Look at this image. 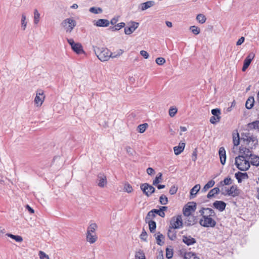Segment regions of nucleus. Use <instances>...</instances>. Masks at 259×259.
Listing matches in <instances>:
<instances>
[{
  "instance_id": "1",
  "label": "nucleus",
  "mask_w": 259,
  "mask_h": 259,
  "mask_svg": "<svg viewBox=\"0 0 259 259\" xmlns=\"http://www.w3.org/2000/svg\"><path fill=\"white\" fill-rule=\"evenodd\" d=\"M241 145L239 149L245 148L251 152L258 145V140L256 136L249 132L243 133L241 135Z\"/></svg>"
},
{
  "instance_id": "2",
  "label": "nucleus",
  "mask_w": 259,
  "mask_h": 259,
  "mask_svg": "<svg viewBox=\"0 0 259 259\" xmlns=\"http://www.w3.org/2000/svg\"><path fill=\"white\" fill-rule=\"evenodd\" d=\"M239 155L235 158V165L237 167L242 171H245L250 167V162L248 160V155H251L249 151L245 148L239 149Z\"/></svg>"
},
{
  "instance_id": "3",
  "label": "nucleus",
  "mask_w": 259,
  "mask_h": 259,
  "mask_svg": "<svg viewBox=\"0 0 259 259\" xmlns=\"http://www.w3.org/2000/svg\"><path fill=\"white\" fill-rule=\"evenodd\" d=\"M94 51L98 59L101 61H106L113 57L112 53L107 48L94 47Z\"/></svg>"
},
{
  "instance_id": "4",
  "label": "nucleus",
  "mask_w": 259,
  "mask_h": 259,
  "mask_svg": "<svg viewBox=\"0 0 259 259\" xmlns=\"http://www.w3.org/2000/svg\"><path fill=\"white\" fill-rule=\"evenodd\" d=\"M61 25L67 33H70L76 25V22L72 18H68L64 20Z\"/></svg>"
},
{
  "instance_id": "5",
  "label": "nucleus",
  "mask_w": 259,
  "mask_h": 259,
  "mask_svg": "<svg viewBox=\"0 0 259 259\" xmlns=\"http://www.w3.org/2000/svg\"><path fill=\"white\" fill-rule=\"evenodd\" d=\"M202 218L199 220V224L204 227H214L216 225L215 221L212 218L213 217L207 215H201Z\"/></svg>"
},
{
  "instance_id": "6",
  "label": "nucleus",
  "mask_w": 259,
  "mask_h": 259,
  "mask_svg": "<svg viewBox=\"0 0 259 259\" xmlns=\"http://www.w3.org/2000/svg\"><path fill=\"white\" fill-rule=\"evenodd\" d=\"M67 41L71 46L72 50L77 54L84 52L81 45L79 42H75L72 38H67Z\"/></svg>"
},
{
  "instance_id": "7",
  "label": "nucleus",
  "mask_w": 259,
  "mask_h": 259,
  "mask_svg": "<svg viewBox=\"0 0 259 259\" xmlns=\"http://www.w3.org/2000/svg\"><path fill=\"white\" fill-rule=\"evenodd\" d=\"M183 220L181 215H178L176 217H173L170 221V225L169 228L176 229H179L183 226Z\"/></svg>"
},
{
  "instance_id": "8",
  "label": "nucleus",
  "mask_w": 259,
  "mask_h": 259,
  "mask_svg": "<svg viewBox=\"0 0 259 259\" xmlns=\"http://www.w3.org/2000/svg\"><path fill=\"white\" fill-rule=\"evenodd\" d=\"M45 99L44 92L42 90H38L36 93V96L34 98V103L37 107H40L42 104Z\"/></svg>"
},
{
  "instance_id": "9",
  "label": "nucleus",
  "mask_w": 259,
  "mask_h": 259,
  "mask_svg": "<svg viewBox=\"0 0 259 259\" xmlns=\"http://www.w3.org/2000/svg\"><path fill=\"white\" fill-rule=\"evenodd\" d=\"M196 209V203L191 202L183 208V214L185 217L191 215L192 212H194Z\"/></svg>"
},
{
  "instance_id": "10",
  "label": "nucleus",
  "mask_w": 259,
  "mask_h": 259,
  "mask_svg": "<svg viewBox=\"0 0 259 259\" xmlns=\"http://www.w3.org/2000/svg\"><path fill=\"white\" fill-rule=\"evenodd\" d=\"M140 188L147 196H150L152 193L155 192V188L151 185H149L148 183H144L141 185Z\"/></svg>"
},
{
  "instance_id": "11",
  "label": "nucleus",
  "mask_w": 259,
  "mask_h": 259,
  "mask_svg": "<svg viewBox=\"0 0 259 259\" xmlns=\"http://www.w3.org/2000/svg\"><path fill=\"white\" fill-rule=\"evenodd\" d=\"M131 25L124 28V33L127 35L132 34L139 26V23L134 21L131 22Z\"/></svg>"
},
{
  "instance_id": "12",
  "label": "nucleus",
  "mask_w": 259,
  "mask_h": 259,
  "mask_svg": "<svg viewBox=\"0 0 259 259\" xmlns=\"http://www.w3.org/2000/svg\"><path fill=\"white\" fill-rule=\"evenodd\" d=\"M201 215H207L208 217H215L216 214L214 211L210 208H202L199 210Z\"/></svg>"
},
{
  "instance_id": "13",
  "label": "nucleus",
  "mask_w": 259,
  "mask_h": 259,
  "mask_svg": "<svg viewBox=\"0 0 259 259\" xmlns=\"http://www.w3.org/2000/svg\"><path fill=\"white\" fill-rule=\"evenodd\" d=\"M213 207L222 212L225 209L226 203L223 201L216 200L213 203Z\"/></svg>"
},
{
  "instance_id": "14",
  "label": "nucleus",
  "mask_w": 259,
  "mask_h": 259,
  "mask_svg": "<svg viewBox=\"0 0 259 259\" xmlns=\"http://www.w3.org/2000/svg\"><path fill=\"white\" fill-rule=\"evenodd\" d=\"M185 224L186 226H192L197 223L196 217L191 214L185 217Z\"/></svg>"
},
{
  "instance_id": "15",
  "label": "nucleus",
  "mask_w": 259,
  "mask_h": 259,
  "mask_svg": "<svg viewBox=\"0 0 259 259\" xmlns=\"http://www.w3.org/2000/svg\"><path fill=\"white\" fill-rule=\"evenodd\" d=\"M94 24L97 27H107L109 25L110 22L107 19H100L94 21Z\"/></svg>"
},
{
  "instance_id": "16",
  "label": "nucleus",
  "mask_w": 259,
  "mask_h": 259,
  "mask_svg": "<svg viewBox=\"0 0 259 259\" xmlns=\"http://www.w3.org/2000/svg\"><path fill=\"white\" fill-rule=\"evenodd\" d=\"M248 160L250 164H252L253 165L259 166V157L257 155L252 154V152H251V155H248Z\"/></svg>"
},
{
  "instance_id": "17",
  "label": "nucleus",
  "mask_w": 259,
  "mask_h": 259,
  "mask_svg": "<svg viewBox=\"0 0 259 259\" xmlns=\"http://www.w3.org/2000/svg\"><path fill=\"white\" fill-rule=\"evenodd\" d=\"M219 154L221 163L222 164L224 165L226 160V154L225 149L224 147H222L220 148Z\"/></svg>"
},
{
  "instance_id": "18",
  "label": "nucleus",
  "mask_w": 259,
  "mask_h": 259,
  "mask_svg": "<svg viewBox=\"0 0 259 259\" xmlns=\"http://www.w3.org/2000/svg\"><path fill=\"white\" fill-rule=\"evenodd\" d=\"M239 190L237 189L236 186H232L227 190V194L229 196L235 197L239 195Z\"/></svg>"
},
{
  "instance_id": "19",
  "label": "nucleus",
  "mask_w": 259,
  "mask_h": 259,
  "mask_svg": "<svg viewBox=\"0 0 259 259\" xmlns=\"http://www.w3.org/2000/svg\"><path fill=\"white\" fill-rule=\"evenodd\" d=\"M183 242L187 245L190 246L196 243V240L191 236L184 235L183 236Z\"/></svg>"
},
{
  "instance_id": "20",
  "label": "nucleus",
  "mask_w": 259,
  "mask_h": 259,
  "mask_svg": "<svg viewBox=\"0 0 259 259\" xmlns=\"http://www.w3.org/2000/svg\"><path fill=\"white\" fill-rule=\"evenodd\" d=\"M155 2L154 1H148L141 4L139 6V9H140L141 11H144L153 6Z\"/></svg>"
},
{
  "instance_id": "21",
  "label": "nucleus",
  "mask_w": 259,
  "mask_h": 259,
  "mask_svg": "<svg viewBox=\"0 0 259 259\" xmlns=\"http://www.w3.org/2000/svg\"><path fill=\"white\" fill-rule=\"evenodd\" d=\"M99 182L98 185L100 187H104L107 184L106 176L103 174L98 175Z\"/></svg>"
},
{
  "instance_id": "22",
  "label": "nucleus",
  "mask_w": 259,
  "mask_h": 259,
  "mask_svg": "<svg viewBox=\"0 0 259 259\" xmlns=\"http://www.w3.org/2000/svg\"><path fill=\"white\" fill-rule=\"evenodd\" d=\"M97 239V236L95 233H87V240L91 244L95 243Z\"/></svg>"
},
{
  "instance_id": "23",
  "label": "nucleus",
  "mask_w": 259,
  "mask_h": 259,
  "mask_svg": "<svg viewBox=\"0 0 259 259\" xmlns=\"http://www.w3.org/2000/svg\"><path fill=\"white\" fill-rule=\"evenodd\" d=\"M235 176L239 183H241L242 180L248 179V175L246 172L242 173L241 172H238L235 174Z\"/></svg>"
},
{
  "instance_id": "24",
  "label": "nucleus",
  "mask_w": 259,
  "mask_h": 259,
  "mask_svg": "<svg viewBox=\"0 0 259 259\" xmlns=\"http://www.w3.org/2000/svg\"><path fill=\"white\" fill-rule=\"evenodd\" d=\"M185 144L184 143H180L179 146H175L174 148L175 154L176 155H179L183 151L185 148Z\"/></svg>"
},
{
  "instance_id": "25",
  "label": "nucleus",
  "mask_w": 259,
  "mask_h": 259,
  "mask_svg": "<svg viewBox=\"0 0 259 259\" xmlns=\"http://www.w3.org/2000/svg\"><path fill=\"white\" fill-rule=\"evenodd\" d=\"M247 128L249 130H256L259 131V121L256 120L247 124Z\"/></svg>"
},
{
  "instance_id": "26",
  "label": "nucleus",
  "mask_w": 259,
  "mask_h": 259,
  "mask_svg": "<svg viewBox=\"0 0 259 259\" xmlns=\"http://www.w3.org/2000/svg\"><path fill=\"white\" fill-rule=\"evenodd\" d=\"M254 98L253 97H249L245 103L246 108L248 109H251L254 105Z\"/></svg>"
},
{
  "instance_id": "27",
  "label": "nucleus",
  "mask_w": 259,
  "mask_h": 259,
  "mask_svg": "<svg viewBox=\"0 0 259 259\" xmlns=\"http://www.w3.org/2000/svg\"><path fill=\"white\" fill-rule=\"evenodd\" d=\"M220 192V189L218 187L214 188L211 189L208 193L207 197L209 199L214 196L215 194H219Z\"/></svg>"
},
{
  "instance_id": "28",
  "label": "nucleus",
  "mask_w": 259,
  "mask_h": 259,
  "mask_svg": "<svg viewBox=\"0 0 259 259\" xmlns=\"http://www.w3.org/2000/svg\"><path fill=\"white\" fill-rule=\"evenodd\" d=\"M215 184V182L213 180L209 181L202 188V192L205 193L206 192L209 188L212 187Z\"/></svg>"
},
{
  "instance_id": "29",
  "label": "nucleus",
  "mask_w": 259,
  "mask_h": 259,
  "mask_svg": "<svg viewBox=\"0 0 259 259\" xmlns=\"http://www.w3.org/2000/svg\"><path fill=\"white\" fill-rule=\"evenodd\" d=\"M169 228L167 236L169 239L171 240H174L176 238V231L174 230H171Z\"/></svg>"
},
{
  "instance_id": "30",
  "label": "nucleus",
  "mask_w": 259,
  "mask_h": 259,
  "mask_svg": "<svg viewBox=\"0 0 259 259\" xmlns=\"http://www.w3.org/2000/svg\"><path fill=\"white\" fill-rule=\"evenodd\" d=\"M7 236L10 237L11 238L15 240L16 242H21L23 241V238L21 236L19 235H14L12 234L7 233Z\"/></svg>"
},
{
  "instance_id": "31",
  "label": "nucleus",
  "mask_w": 259,
  "mask_h": 259,
  "mask_svg": "<svg viewBox=\"0 0 259 259\" xmlns=\"http://www.w3.org/2000/svg\"><path fill=\"white\" fill-rule=\"evenodd\" d=\"M184 259H199V258L195 253L189 252L185 253Z\"/></svg>"
},
{
  "instance_id": "32",
  "label": "nucleus",
  "mask_w": 259,
  "mask_h": 259,
  "mask_svg": "<svg viewBox=\"0 0 259 259\" xmlns=\"http://www.w3.org/2000/svg\"><path fill=\"white\" fill-rule=\"evenodd\" d=\"M155 216V213L154 212V210L153 209L147 213L145 218L146 222H147L148 221L151 220L152 219L154 218Z\"/></svg>"
},
{
  "instance_id": "33",
  "label": "nucleus",
  "mask_w": 259,
  "mask_h": 259,
  "mask_svg": "<svg viewBox=\"0 0 259 259\" xmlns=\"http://www.w3.org/2000/svg\"><path fill=\"white\" fill-rule=\"evenodd\" d=\"M147 223H148L149 227V230H150V232H153L155 231L156 227V222L153 221H152V220H149V221H148V222Z\"/></svg>"
},
{
  "instance_id": "34",
  "label": "nucleus",
  "mask_w": 259,
  "mask_h": 259,
  "mask_svg": "<svg viewBox=\"0 0 259 259\" xmlns=\"http://www.w3.org/2000/svg\"><path fill=\"white\" fill-rule=\"evenodd\" d=\"M40 19V14L37 9H35L34 10V23L35 24H37L39 21Z\"/></svg>"
},
{
  "instance_id": "35",
  "label": "nucleus",
  "mask_w": 259,
  "mask_h": 259,
  "mask_svg": "<svg viewBox=\"0 0 259 259\" xmlns=\"http://www.w3.org/2000/svg\"><path fill=\"white\" fill-rule=\"evenodd\" d=\"M97 228V225L96 223H92L90 225L88 228L87 232L95 233V231Z\"/></svg>"
},
{
  "instance_id": "36",
  "label": "nucleus",
  "mask_w": 259,
  "mask_h": 259,
  "mask_svg": "<svg viewBox=\"0 0 259 259\" xmlns=\"http://www.w3.org/2000/svg\"><path fill=\"white\" fill-rule=\"evenodd\" d=\"M135 258L136 259H146L144 251L142 250H139L138 251L136 252Z\"/></svg>"
},
{
  "instance_id": "37",
  "label": "nucleus",
  "mask_w": 259,
  "mask_h": 259,
  "mask_svg": "<svg viewBox=\"0 0 259 259\" xmlns=\"http://www.w3.org/2000/svg\"><path fill=\"white\" fill-rule=\"evenodd\" d=\"M148 126V124L146 123L140 124L138 126V131L140 133H143Z\"/></svg>"
},
{
  "instance_id": "38",
  "label": "nucleus",
  "mask_w": 259,
  "mask_h": 259,
  "mask_svg": "<svg viewBox=\"0 0 259 259\" xmlns=\"http://www.w3.org/2000/svg\"><path fill=\"white\" fill-rule=\"evenodd\" d=\"M200 189V185L199 184L196 185L191 190L190 194L191 195H196L197 192Z\"/></svg>"
},
{
  "instance_id": "39",
  "label": "nucleus",
  "mask_w": 259,
  "mask_h": 259,
  "mask_svg": "<svg viewBox=\"0 0 259 259\" xmlns=\"http://www.w3.org/2000/svg\"><path fill=\"white\" fill-rule=\"evenodd\" d=\"M196 20L199 22V23L203 24L205 22L206 18L204 15L200 14L197 16Z\"/></svg>"
},
{
  "instance_id": "40",
  "label": "nucleus",
  "mask_w": 259,
  "mask_h": 259,
  "mask_svg": "<svg viewBox=\"0 0 259 259\" xmlns=\"http://www.w3.org/2000/svg\"><path fill=\"white\" fill-rule=\"evenodd\" d=\"M211 113L213 116H217V119H220L221 110L219 109L215 108L211 110Z\"/></svg>"
},
{
  "instance_id": "41",
  "label": "nucleus",
  "mask_w": 259,
  "mask_h": 259,
  "mask_svg": "<svg viewBox=\"0 0 259 259\" xmlns=\"http://www.w3.org/2000/svg\"><path fill=\"white\" fill-rule=\"evenodd\" d=\"M164 236L159 232L156 237L157 243L159 245H162L164 243V242H162L161 240L164 239Z\"/></svg>"
},
{
  "instance_id": "42",
  "label": "nucleus",
  "mask_w": 259,
  "mask_h": 259,
  "mask_svg": "<svg viewBox=\"0 0 259 259\" xmlns=\"http://www.w3.org/2000/svg\"><path fill=\"white\" fill-rule=\"evenodd\" d=\"M89 11L94 14H99L102 12V9L100 8L91 7Z\"/></svg>"
},
{
  "instance_id": "43",
  "label": "nucleus",
  "mask_w": 259,
  "mask_h": 259,
  "mask_svg": "<svg viewBox=\"0 0 259 259\" xmlns=\"http://www.w3.org/2000/svg\"><path fill=\"white\" fill-rule=\"evenodd\" d=\"M159 202L162 205H166L168 203L167 197L164 195H161L159 198Z\"/></svg>"
},
{
  "instance_id": "44",
  "label": "nucleus",
  "mask_w": 259,
  "mask_h": 259,
  "mask_svg": "<svg viewBox=\"0 0 259 259\" xmlns=\"http://www.w3.org/2000/svg\"><path fill=\"white\" fill-rule=\"evenodd\" d=\"M162 179V174L161 172H159L157 176L156 177L155 180L153 182V185H156L158 183L160 182L161 180Z\"/></svg>"
},
{
  "instance_id": "45",
  "label": "nucleus",
  "mask_w": 259,
  "mask_h": 259,
  "mask_svg": "<svg viewBox=\"0 0 259 259\" xmlns=\"http://www.w3.org/2000/svg\"><path fill=\"white\" fill-rule=\"evenodd\" d=\"M26 17L25 14L22 15L21 18V27L24 30L26 29L27 26V22L26 21Z\"/></svg>"
},
{
  "instance_id": "46",
  "label": "nucleus",
  "mask_w": 259,
  "mask_h": 259,
  "mask_svg": "<svg viewBox=\"0 0 259 259\" xmlns=\"http://www.w3.org/2000/svg\"><path fill=\"white\" fill-rule=\"evenodd\" d=\"M125 26V23L124 22H121L117 24L114 27H112L111 29L112 31H117L123 28Z\"/></svg>"
},
{
  "instance_id": "47",
  "label": "nucleus",
  "mask_w": 259,
  "mask_h": 259,
  "mask_svg": "<svg viewBox=\"0 0 259 259\" xmlns=\"http://www.w3.org/2000/svg\"><path fill=\"white\" fill-rule=\"evenodd\" d=\"M240 141L241 142V138L239 137L238 133H237L236 136H233V143L235 146H237L239 144Z\"/></svg>"
},
{
  "instance_id": "48",
  "label": "nucleus",
  "mask_w": 259,
  "mask_h": 259,
  "mask_svg": "<svg viewBox=\"0 0 259 259\" xmlns=\"http://www.w3.org/2000/svg\"><path fill=\"white\" fill-rule=\"evenodd\" d=\"M251 62L250 60H247L246 58L245 59V60L244 61V63H243V66L242 68V71H245L246 70V69L248 67V66L250 64Z\"/></svg>"
},
{
  "instance_id": "49",
  "label": "nucleus",
  "mask_w": 259,
  "mask_h": 259,
  "mask_svg": "<svg viewBox=\"0 0 259 259\" xmlns=\"http://www.w3.org/2000/svg\"><path fill=\"white\" fill-rule=\"evenodd\" d=\"M190 29L191 30L192 32L195 35L198 34L200 31V29L196 26H191Z\"/></svg>"
},
{
  "instance_id": "50",
  "label": "nucleus",
  "mask_w": 259,
  "mask_h": 259,
  "mask_svg": "<svg viewBox=\"0 0 259 259\" xmlns=\"http://www.w3.org/2000/svg\"><path fill=\"white\" fill-rule=\"evenodd\" d=\"M124 190L127 193H131L133 191V188L130 184L126 183L124 186Z\"/></svg>"
},
{
  "instance_id": "51",
  "label": "nucleus",
  "mask_w": 259,
  "mask_h": 259,
  "mask_svg": "<svg viewBox=\"0 0 259 259\" xmlns=\"http://www.w3.org/2000/svg\"><path fill=\"white\" fill-rule=\"evenodd\" d=\"M173 256L172 249L166 248V257L168 259L171 258Z\"/></svg>"
},
{
  "instance_id": "52",
  "label": "nucleus",
  "mask_w": 259,
  "mask_h": 259,
  "mask_svg": "<svg viewBox=\"0 0 259 259\" xmlns=\"http://www.w3.org/2000/svg\"><path fill=\"white\" fill-rule=\"evenodd\" d=\"M155 62L159 65H162L165 62V60L163 58L158 57L156 59Z\"/></svg>"
},
{
  "instance_id": "53",
  "label": "nucleus",
  "mask_w": 259,
  "mask_h": 259,
  "mask_svg": "<svg viewBox=\"0 0 259 259\" xmlns=\"http://www.w3.org/2000/svg\"><path fill=\"white\" fill-rule=\"evenodd\" d=\"M125 150H126V153L130 156H133L134 155V154L135 153V151L134 150L131 148V147L130 146H126L125 147Z\"/></svg>"
},
{
  "instance_id": "54",
  "label": "nucleus",
  "mask_w": 259,
  "mask_h": 259,
  "mask_svg": "<svg viewBox=\"0 0 259 259\" xmlns=\"http://www.w3.org/2000/svg\"><path fill=\"white\" fill-rule=\"evenodd\" d=\"M153 210L154 212L155 213V214H157L162 218H164L165 217L164 212H163V211H162L160 208L159 209H153Z\"/></svg>"
},
{
  "instance_id": "55",
  "label": "nucleus",
  "mask_w": 259,
  "mask_h": 259,
  "mask_svg": "<svg viewBox=\"0 0 259 259\" xmlns=\"http://www.w3.org/2000/svg\"><path fill=\"white\" fill-rule=\"evenodd\" d=\"M38 255L40 259H50L48 255L42 251H39Z\"/></svg>"
},
{
  "instance_id": "56",
  "label": "nucleus",
  "mask_w": 259,
  "mask_h": 259,
  "mask_svg": "<svg viewBox=\"0 0 259 259\" xmlns=\"http://www.w3.org/2000/svg\"><path fill=\"white\" fill-rule=\"evenodd\" d=\"M177 112L176 108H171L169 110V115L170 117H174Z\"/></svg>"
},
{
  "instance_id": "57",
  "label": "nucleus",
  "mask_w": 259,
  "mask_h": 259,
  "mask_svg": "<svg viewBox=\"0 0 259 259\" xmlns=\"http://www.w3.org/2000/svg\"><path fill=\"white\" fill-rule=\"evenodd\" d=\"M178 191V187L175 186H172L169 190V193L171 195L175 194Z\"/></svg>"
},
{
  "instance_id": "58",
  "label": "nucleus",
  "mask_w": 259,
  "mask_h": 259,
  "mask_svg": "<svg viewBox=\"0 0 259 259\" xmlns=\"http://www.w3.org/2000/svg\"><path fill=\"white\" fill-rule=\"evenodd\" d=\"M147 234L146 232L145 231L144 229H143L142 233L140 235L141 239H142L144 241H146V238H147Z\"/></svg>"
},
{
  "instance_id": "59",
  "label": "nucleus",
  "mask_w": 259,
  "mask_h": 259,
  "mask_svg": "<svg viewBox=\"0 0 259 259\" xmlns=\"http://www.w3.org/2000/svg\"><path fill=\"white\" fill-rule=\"evenodd\" d=\"M223 182L224 185H229L232 183V180L230 178L227 177L224 179Z\"/></svg>"
},
{
  "instance_id": "60",
  "label": "nucleus",
  "mask_w": 259,
  "mask_h": 259,
  "mask_svg": "<svg viewBox=\"0 0 259 259\" xmlns=\"http://www.w3.org/2000/svg\"><path fill=\"white\" fill-rule=\"evenodd\" d=\"M220 119H217V116H213L210 117V122L212 124H215L217 122H218L220 121Z\"/></svg>"
},
{
  "instance_id": "61",
  "label": "nucleus",
  "mask_w": 259,
  "mask_h": 259,
  "mask_svg": "<svg viewBox=\"0 0 259 259\" xmlns=\"http://www.w3.org/2000/svg\"><path fill=\"white\" fill-rule=\"evenodd\" d=\"M140 54L145 59H147L149 57V54L145 51H141Z\"/></svg>"
},
{
  "instance_id": "62",
  "label": "nucleus",
  "mask_w": 259,
  "mask_h": 259,
  "mask_svg": "<svg viewBox=\"0 0 259 259\" xmlns=\"http://www.w3.org/2000/svg\"><path fill=\"white\" fill-rule=\"evenodd\" d=\"M255 56V55L253 53H250L248 54V55L246 57V59L250 60L251 62L253 60Z\"/></svg>"
},
{
  "instance_id": "63",
  "label": "nucleus",
  "mask_w": 259,
  "mask_h": 259,
  "mask_svg": "<svg viewBox=\"0 0 259 259\" xmlns=\"http://www.w3.org/2000/svg\"><path fill=\"white\" fill-rule=\"evenodd\" d=\"M245 38L244 37H241L237 41L236 45L237 46H240L241 45L244 41Z\"/></svg>"
},
{
  "instance_id": "64",
  "label": "nucleus",
  "mask_w": 259,
  "mask_h": 259,
  "mask_svg": "<svg viewBox=\"0 0 259 259\" xmlns=\"http://www.w3.org/2000/svg\"><path fill=\"white\" fill-rule=\"evenodd\" d=\"M118 21V17H114L111 20V21L109 22L112 25H114V24H116Z\"/></svg>"
}]
</instances>
